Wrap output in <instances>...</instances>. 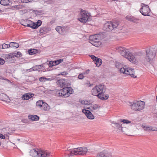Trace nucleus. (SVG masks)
<instances>
[{
    "instance_id": "nucleus-1",
    "label": "nucleus",
    "mask_w": 157,
    "mask_h": 157,
    "mask_svg": "<svg viewBox=\"0 0 157 157\" xmlns=\"http://www.w3.org/2000/svg\"><path fill=\"white\" fill-rule=\"evenodd\" d=\"M117 49L122 56L128 59L130 62H135L136 59L135 56L129 51L128 49L121 47H117Z\"/></svg>"
},
{
    "instance_id": "nucleus-2",
    "label": "nucleus",
    "mask_w": 157,
    "mask_h": 157,
    "mask_svg": "<svg viewBox=\"0 0 157 157\" xmlns=\"http://www.w3.org/2000/svg\"><path fill=\"white\" fill-rule=\"evenodd\" d=\"M87 152V149L86 147H79L74 149H70L67 151L70 153L68 156L74 155H84L86 154Z\"/></svg>"
},
{
    "instance_id": "nucleus-3",
    "label": "nucleus",
    "mask_w": 157,
    "mask_h": 157,
    "mask_svg": "<svg viewBox=\"0 0 157 157\" xmlns=\"http://www.w3.org/2000/svg\"><path fill=\"white\" fill-rule=\"evenodd\" d=\"M106 86L102 84L95 86L91 90L92 95L98 96H100L102 93H104L106 91Z\"/></svg>"
},
{
    "instance_id": "nucleus-4",
    "label": "nucleus",
    "mask_w": 157,
    "mask_h": 157,
    "mask_svg": "<svg viewBox=\"0 0 157 157\" xmlns=\"http://www.w3.org/2000/svg\"><path fill=\"white\" fill-rule=\"evenodd\" d=\"M146 56L144 63H151L155 56L156 51L152 48H147L146 50Z\"/></svg>"
},
{
    "instance_id": "nucleus-5",
    "label": "nucleus",
    "mask_w": 157,
    "mask_h": 157,
    "mask_svg": "<svg viewBox=\"0 0 157 157\" xmlns=\"http://www.w3.org/2000/svg\"><path fill=\"white\" fill-rule=\"evenodd\" d=\"M90 15L87 11L81 9L78 16V20L83 23H86L90 20Z\"/></svg>"
},
{
    "instance_id": "nucleus-6",
    "label": "nucleus",
    "mask_w": 157,
    "mask_h": 157,
    "mask_svg": "<svg viewBox=\"0 0 157 157\" xmlns=\"http://www.w3.org/2000/svg\"><path fill=\"white\" fill-rule=\"evenodd\" d=\"M130 106L131 109L134 111H140L144 109L145 102L144 101H134L132 103H130Z\"/></svg>"
},
{
    "instance_id": "nucleus-7",
    "label": "nucleus",
    "mask_w": 157,
    "mask_h": 157,
    "mask_svg": "<svg viewBox=\"0 0 157 157\" xmlns=\"http://www.w3.org/2000/svg\"><path fill=\"white\" fill-rule=\"evenodd\" d=\"M119 25L118 22L108 21L104 25L103 29L106 31H110L115 29H119Z\"/></svg>"
},
{
    "instance_id": "nucleus-8",
    "label": "nucleus",
    "mask_w": 157,
    "mask_h": 157,
    "mask_svg": "<svg viewBox=\"0 0 157 157\" xmlns=\"http://www.w3.org/2000/svg\"><path fill=\"white\" fill-rule=\"evenodd\" d=\"M142 7L140 11L142 14L144 16H149L148 13L150 11L149 6L144 3L141 4Z\"/></svg>"
},
{
    "instance_id": "nucleus-9",
    "label": "nucleus",
    "mask_w": 157,
    "mask_h": 157,
    "mask_svg": "<svg viewBox=\"0 0 157 157\" xmlns=\"http://www.w3.org/2000/svg\"><path fill=\"white\" fill-rule=\"evenodd\" d=\"M5 60L10 63H12L15 61V59L13 54H7L5 55Z\"/></svg>"
},
{
    "instance_id": "nucleus-10",
    "label": "nucleus",
    "mask_w": 157,
    "mask_h": 157,
    "mask_svg": "<svg viewBox=\"0 0 157 157\" xmlns=\"http://www.w3.org/2000/svg\"><path fill=\"white\" fill-rule=\"evenodd\" d=\"M82 112L85 114L88 118L90 120H92L94 119V117L91 112H90V111L83 109L82 110Z\"/></svg>"
},
{
    "instance_id": "nucleus-11",
    "label": "nucleus",
    "mask_w": 157,
    "mask_h": 157,
    "mask_svg": "<svg viewBox=\"0 0 157 157\" xmlns=\"http://www.w3.org/2000/svg\"><path fill=\"white\" fill-rule=\"evenodd\" d=\"M112 155L110 153L106 151H104L98 153L96 157H111Z\"/></svg>"
},
{
    "instance_id": "nucleus-12",
    "label": "nucleus",
    "mask_w": 157,
    "mask_h": 157,
    "mask_svg": "<svg viewBox=\"0 0 157 157\" xmlns=\"http://www.w3.org/2000/svg\"><path fill=\"white\" fill-rule=\"evenodd\" d=\"M30 155L32 157H39L40 151L38 149L36 150L33 149L30 151Z\"/></svg>"
},
{
    "instance_id": "nucleus-13",
    "label": "nucleus",
    "mask_w": 157,
    "mask_h": 157,
    "mask_svg": "<svg viewBox=\"0 0 157 157\" xmlns=\"http://www.w3.org/2000/svg\"><path fill=\"white\" fill-rule=\"evenodd\" d=\"M126 75H129L132 77L134 78H136V76L135 75L134 70V69L131 68H127V70H126Z\"/></svg>"
},
{
    "instance_id": "nucleus-14",
    "label": "nucleus",
    "mask_w": 157,
    "mask_h": 157,
    "mask_svg": "<svg viewBox=\"0 0 157 157\" xmlns=\"http://www.w3.org/2000/svg\"><path fill=\"white\" fill-rule=\"evenodd\" d=\"M126 18L128 21L135 23H138V21L140 20V19L138 18L128 15L126 16Z\"/></svg>"
},
{
    "instance_id": "nucleus-15",
    "label": "nucleus",
    "mask_w": 157,
    "mask_h": 157,
    "mask_svg": "<svg viewBox=\"0 0 157 157\" xmlns=\"http://www.w3.org/2000/svg\"><path fill=\"white\" fill-rule=\"evenodd\" d=\"M50 30V29L47 27H42L40 28V32L42 34H45Z\"/></svg>"
},
{
    "instance_id": "nucleus-16",
    "label": "nucleus",
    "mask_w": 157,
    "mask_h": 157,
    "mask_svg": "<svg viewBox=\"0 0 157 157\" xmlns=\"http://www.w3.org/2000/svg\"><path fill=\"white\" fill-rule=\"evenodd\" d=\"M34 94L29 93L25 94L22 96V98L24 100H28L33 97Z\"/></svg>"
},
{
    "instance_id": "nucleus-17",
    "label": "nucleus",
    "mask_w": 157,
    "mask_h": 157,
    "mask_svg": "<svg viewBox=\"0 0 157 157\" xmlns=\"http://www.w3.org/2000/svg\"><path fill=\"white\" fill-rule=\"evenodd\" d=\"M41 109L42 110L48 111H49L50 108L49 105L47 103L44 102L41 108Z\"/></svg>"
},
{
    "instance_id": "nucleus-18",
    "label": "nucleus",
    "mask_w": 157,
    "mask_h": 157,
    "mask_svg": "<svg viewBox=\"0 0 157 157\" xmlns=\"http://www.w3.org/2000/svg\"><path fill=\"white\" fill-rule=\"evenodd\" d=\"M56 83L59 86L62 87L64 86L66 84L64 79H63L58 80L56 82Z\"/></svg>"
},
{
    "instance_id": "nucleus-19",
    "label": "nucleus",
    "mask_w": 157,
    "mask_h": 157,
    "mask_svg": "<svg viewBox=\"0 0 157 157\" xmlns=\"http://www.w3.org/2000/svg\"><path fill=\"white\" fill-rule=\"evenodd\" d=\"M8 98V96L5 94L2 93L0 94V99L3 101H6Z\"/></svg>"
},
{
    "instance_id": "nucleus-20",
    "label": "nucleus",
    "mask_w": 157,
    "mask_h": 157,
    "mask_svg": "<svg viewBox=\"0 0 157 157\" xmlns=\"http://www.w3.org/2000/svg\"><path fill=\"white\" fill-rule=\"evenodd\" d=\"M28 118L32 121H37L39 119V117L36 115H29L28 116Z\"/></svg>"
},
{
    "instance_id": "nucleus-21",
    "label": "nucleus",
    "mask_w": 157,
    "mask_h": 157,
    "mask_svg": "<svg viewBox=\"0 0 157 157\" xmlns=\"http://www.w3.org/2000/svg\"><path fill=\"white\" fill-rule=\"evenodd\" d=\"M50 153L47 151H40V157H45L48 156Z\"/></svg>"
},
{
    "instance_id": "nucleus-22",
    "label": "nucleus",
    "mask_w": 157,
    "mask_h": 157,
    "mask_svg": "<svg viewBox=\"0 0 157 157\" xmlns=\"http://www.w3.org/2000/svg\"><path fill=\"white\" fill-rule=\"evenodd\" d=\"M39 50L34 49H29L28 52L30 55H33L38 53Z\"/></svg>"
},
{
    "instance_id": "nucleus-23",
    "label": "nucleus",
    "mask_w": 157,
    "mask_h": 157,
    "mask_svg": "<svg viewBox=\"0 0 157 157\" xmlns=\"http://www.w3.org/2000/svg\"><path fill=\"white\" fill-rule=\"evenodd\" d=\"M99 39H98V37L96 38V39L94 40V41L93 42H90L94 46L98 47L99 46L100 44V42L99 41Z\"/></svg>"
},
{
    "instance_id": "nucleus-24",
    "label": "nucleus",
    "mask_w": 157,
    "mask_h": 157,
    "mask_svg": "<svg viewBox=\"0 0 157 157\" xmlns=\"http://www.w3.org/2000/svg\"><path fill=\"white\" fill-rule=\"evenodd\" d=\"M100 96H98V98L102 100H106L108 99L109 98V95L108 94H105L104 93L101 94Z\"/></svg>"
},
{
    "instance_id": "nucleus-25",
    "label": "nucleus",
    "mask_w": 157,
    "mask_h": 157,
    "mask_svg": "<svg viewBox=\"0 0 157 157\" xmlns=\"http://www.w3.org/2000/svg\"><path fill=\"white\" fill-rule=\"evenodd\" d=\"M113 124V127L115 128H116L119 130H121V131H122V127L121 125L117 123H112Z\"/></svg>"
},
{
    "instance_id": "nucleus-26",
    "label": "nucleus",
    "mask_w": 157,
    "mask_h": 157,
    "mask_svg": "<svg viewBox=\"0 0 157 157\" xmlns=\"http://www.w3.org/2000/svg\"><path fill=\"white\" fill-rule=\"evenodd\" d=\"M27 27H29L32 28L33 29H36L38 28V26L36 25V23L33 22L31 23L30 24L27 25Z\"/></svg>"
},
{
    "instance_id": "nucleus-27",
    "label": "nucleus",
    "mask_w": 157,
    "mask_h": 157,
    "mask_svg": "<svg viewBox=\"0 0 157 157\" xmlns=\"http://www.w3.org/2000/svg\"><path fill=\"white\" fill-rule=\"evenodd\" d=\"M99 35L98 34H96L94 35L90 36H89V39L90 42H93L94 41V40L96 39L97 37H98Z\"/></svg>"
},
{
    "instance_id": "nucleus-28",
    "label": "nucleus",
    "mask_w": 157,
    "mask_h": 157,
    "mask_svg": "<svg viewBox=\"0 0 157 157\" xmlns=\"http://www.w3.org/2000/svg\"><path fill=\"white\" fill-rule=\"evenodd\" d=\"M39 81L41 82H44L47 81H51L52 79L50 78H48L44 77H40L39 79Z\"/></svg>"
},
{
    "instance_id": "nucleus-29",
    "label": "nucleus",
    "mask_w": 157,
    "mask_h": 157,
    "mask_svg": "<svg viewBox=\"0 0 157 157\" xmlns=\"http://www.w3.org/2000/svg\"><path fill=\"white\" fill-rule=\"evenodd\" d=\"M64 90L65 91H67V93H68V94L69 96L70 94L72 93L73 91V90L71 87H65Z\"/></svg>"
},
{
    "instance_id": "nucleus-30",
    "label": "nucleus",
    "mask_w": 157,
    "mask_h": 157,
    "mask_svg": "<svg viewBox=\"0 0 157 157\" xmlns=\"http://www.w3.org/2000/svg\"><path fill=\"white\" fill-rule=\"evenodd\" d=\"M64 88H63L62 89H61L62 92V97L66 98L69 96V95L68 94V93H67V91H65V90H64Z\"/></svg>"
},
{
    "instance_id": "nucleus-31",
    "label": "nucleus",
    "mask_w": 157,
    "mask_h": 157,
    "mask_svg": "<svg viewBox=\"0 0 157 157\" xmlns=\"http://www.w3.org/2000/svg\"><path fill=\"white\" fill-rule=\"evenodd\" d=\"M44 102L42 100H39L36 102V106L37 107H40L41 108Z\"/></svg>"
},
{
    "instance_id": "nucleus-32",
    "label": "nucleus",
    "mask_w": 157,
    "mask_h": 157,
    "mask_svg": "<svg viewBox=\"0 0 157 157\" xmlns=\"http://www.w3.org/2000/svg\"><path fill=\"white\" fill-rule=\"evenodd\" d=\"M13 55L14 57L15 56L18 58L22 56V53L19 52H15L13 53Z\"/></svg>"
},
{
    "instance_id": "nucleus-33",
    "label": "nucleus",
    "mask_w": 157,
    "mask_h": 157,
    "mask_svg": "<svg viewBox=\"0 0 157 157\" xmlns=\"http://www.w3.org/2000/svg\"><path fill=\"white\" fill-rule=\"evenodd\" d=\"M92 107V111L96 109H99L100 107L97 104L93 105H91Z\"/></svg>"
},
{
    "instance_id": "nucleus-34",
    "label": "nucleus",
    "mask_w": 157,
    "mask_h": 157,
    "mask_svg": "<svg viewBox=\"0 0 157 157\" xmlns=\"http://www.w3.org/2000/svg\"><path fill=\"white\" fill-rule=\"evenodd\" d=\"M9 2L8 0H1L0 3L3 6H7Z\"/></svg>"
},
{
    "instance_id": "nucleus-35",
    "label": "nucleus",
    "mask_w": 157,
    "mask_h": 157,
    "mask_svg": "<svg viewBox=\"0 0 157 157\" xmlns=\"http://www.w3.org/2000/svg\"><path fill=\"white\" fill-rule=\"evenodd\" d=\"M54 62V64L55 65H57L60 63H62L63 61V59H59L57 60H56L53 61Z\"/></svg>"
},
{
    "instance_id": "nucleus-36",
    "label": "nucleus",
    "mask_w": 157,
    "mask_h": 157,
    "mask_svg": "<svg viewBox=\"0 0 157 157\" xmlns=\"http://www.w3.org/2000/svg\"><path fill=\"white\" fill-rule=\"evenodd\" d=\"M95 63L97 66H99L101 64V59L98 58L96 60Z\"/></svg>"
},
{
    "instance_id": "nucleus-37",
    "label": "nucleus",
    "mask_w": 157,
    "mask_h": 157,
    "mask_svg": "<svg viewBox=\"0 0 157 157\" xmlns=\"http://www.w3.org/2000/svg\"><path fill=\"white\" fill-rule=\"evenodd\" d=\"M145 131H155V129H153V128L147 126H144L143 127Z\"/></svg>"
},
{
    "instance_id": "nucleus-38",
    "label": "nucleus",
    "mask_w": 157,
    "mask_h": 157,
    "mask_svg": "<svg viewBox=\"0 0 157 157\" xmlns=\"http://www.w3.org/2000/svg\"><path fill=\"white\" fill-rule=\"evenodd\" d=\"M62 30H61V34L63 35H64L67 32V30L66 29V28L64 26L62 27Z\"/></svg>"
},
{
    "instance_id": "nucleus-39",
    "label": "nucleus",
    "mask_w": 157,
    "mask_h": 157,
    "mask_svg": "<svg viewBox=\"0 0 157 157\" xmlns=\"http://www.w3.org/2000/svg\"><path fill=\"white\" fill-rule=\"evenodd\" d=\"M10 45L12 47H14L16 48H17L19 47V45L16 42H10Z\"/></svg>"
},
{
    "instance_id": "nucleus-40",
    "label": "nucleus",
    "mask_w": 157,
    "mask_h": 157,
    "mask_svg": "<svg viewBox=\"0 0 157 157\" xmlns=\"http://www.w3.org/2000/svg\"><path fill=\"white\" fill-rule=\"evenodd\" d=\"M127 70V68H126L122 67L119 71H120V73L126 74Z\"/></svg>"
},
{
    "instance_id": "nucleus-41",
    "label": "nucleus",
    "mask_w": 157,
    "mask_h": 157,
    "mask_svg": "<svg viewBox=\"0 0 157 157\" xmlns=\"http://www.w3.org/2000/svg\"><path fill=\"white\" fill-rule=\"evenodd\" d=\"M115 67L119 70L123 67V65L121 63L118 62L116 63Z\"/></svg>"
},
{
    "instance_id": "nucleus-42",
    "label": "nucleus",
    "mask_w": 157,
    "mask_h": 157,
    "mask_svg": "<svg viewBox=\"0 0 157 157\" xmlns=\"http://www.w3.org/2000/svg\"><path fill=\"white\" fill-rule=\"evenodd\" d=\"M32 23V21L29 20H26L21 25L25 26H27V25L29 24Z\"/></svg>"
},
{
    "instance_id": "nucleus-43",
    "label": "nucleus",
    "mask_w": 157,
    "mask_h": 157,
    "mask_svg": "<svg viewBox=\"0 0 157 157\" xmlns=\"http://www.w3.org/2000/svg\"><path fill=\"white\" fill-rule=\"evenodd\" d=\"M62 91L61 90H57L56 91V95L57 96H60L62 97Z\"/></svg>"
},
{
    "instance_id": "nucleus-44",
    "label": "nucleus",
    "mask_w": 157,
    "mask_h": 157,
    "mask_svg": "<svg viewBox=\"0 0 157 157\" xmlns=\"http://www.w3.org/2000/svg\"><path fill=\"white\" fill-rule=\"evenodd\" d=\"M62 27L61 26H57L56 28V30L57 31L59 34H61V30H62Z\"/></svg>"
},
{
    "instance_id": "nucleus-45",
    "label": "nucleus",
    "mask_w": 157,
    "mask_h": 157,
    "mask_svg": "<svg viewBox=\"0 0 157 157\" xmlns=\"http://www.w3.org/2000/svg\"><path fill=\"white\" fill-rule=\"evenodd\" d=\"M120 121L121 122H123V123H125L126 124L130 123L131 122V121L126 119L120 120Z\"/></svg>"
},
{
    "instance_id": "nucleus-46",
    "label": "nucleus",
    "mask_w": 157,
    "mask_h": 157,
    "mask_svg": "<svg viewBox=\"0 0 157 157\" xmlns=\"http://www.w3.org/2000/svg\"><path fill=\"white\" fill-rule=\"evenodd\" d=\"M2 47V49H5L8 48L7 44L4 43L2 45H0V48H1Z\"/></svg>"
},
{
    "instance_id": "nucleus-47",
    "label": "nucleus",
    "mask_w": 157,
    "mask_h": 157,
    "mask_svg": "<svg viewBox=\"0 0 157 157\" xmlns=\"http://www.w3.org/2000/svg\"><path fill=\"white\" fill-rule=\"evenodd\" d=\"M84 78V75L82 73H81L78 76V78L80 79H82Z\"/></svg>"
},
{
    "instance_id": "nucleus-48",
    "label": "nucleus",
    "mask_w": 157,
    "mask_h": 157,
    "mask_svg": "<svg viewBox=\"0 0 157 157\" xmlns=\"http://www.w3.org/2000/svg\"><path fill=\"white\" fill-rule=\"evenodd\" d=\"M36 25L38 26V28L42 24V21L40 20H38L36 22Z\"/></svg>"
},
{
    "instance_id": "nucleus-49",
    "label": "nucleus",
    "mask_w": 157,
    "mask_h": 157,
    "mask_svg": "<svg viewBox=\"0 0 157 157\" xmlns=\"http://www.w3.org/2000/svg\"><path fill=\"white\" fill-rule=\"evenodd\" d=\"M53 61H50L49 63V66L50 67H52L53 66H55Z\"/></svg>"
},
{
    "instance_id": "nucleus-50",
    "label": "nucleus",
    "mask_w": 157,
    "mask_h": 157,
    "mask_svg": "<svg viewBox=\"0 0 157 157\" xmlns=\"http://www.w3.org/2000/svg\"><path fill=\"white\" fill-rule=\"evenodd\" d=\"M5 136H9L7 134L3 135L2 134L0 133V138L2 139H5L6 138Z\"/></svg>"
},
{
    "instance_id": "nucleus-51",
    "label": "nucleus",
    "mask_w": 157,
    "mask_h": 157,
    "mask_svg": "<svg viewBox=\"0 0 157 157\" xmlns=\"http://www.w3.org/2000/svg\"><path fill=\"white\" fill-rule=\"evenodd\" d=\"M13 7L17 10H19L21 9V6L20 5H15L13 6Z\"/></svg>"
},
{
    "instance_id": "nucleus-52",
    "label": "nucleus",
    "mask_w": 157,
    "mask_h": 157,
    "mask_svg": "<svg viewBox=\"0 0 157 157\" xmlns=\"http://www.w3.org/2000/svg\"><path fill=\"white\" fill-rule=\"evenodd\" d=\"M90 71V70L89 69H88V70L85 71L82 73L84 75H85L88 74L89 73Z\"/></svg>"
},
{
    "instance_id": "nucleus-53",
    "label": "nucleus",
    "mask_w": 157,
    "mask_h": 157,
    "mask_svg": "<svg viewBox=\"0 0 157 157\" xmlns=\"http://www.w3.org/2000/svg\"><path fill=\"white\" fill-rule=\"evenodd\" d=\"M90 56L91 58V59H93L94 61H95L98 58L96 57L95 56L93 55H91Z\"/></svg>"
},
{
    "instance_id": "nucleus-54",
    "label": "nucleus",
    "mask_w": 157,
    "mask_h": 157,
    "mask_svg": "<svg viewBox=\"0 0 157 157\" xmlns=\"http://www.w3.org/2000/svg\"><path fill=\"white\" fill-rule=\"evenodd\" d=\"M5 63V60L0 58V64L3 65Z\"/></svg>"
},
{
    "instance_id": "nucleus-55",
    "label": "nucleus",
    "mask_w": 157,
    "mask_h": 157,
    "mask_svg": "<svg viewBox=\"0 0 157 157\" xmlns=\"http://www.w3.org/2000/svg\"><path fill=\"white\" fill-rule=\"evenodd\" d=\"M142 54V53L140 52H135V55H141Z\"/></svg>"
},
{
    "instance_id": "nucleus-56",
    "label": "nucleus",
    "mask_w": 157,
    "mask_h": 157,
    "mask_svg": "<svg viewBox=\"0 0 157 157\" xmlns=\"http://www.w3.org/2000/svg\"><path fill=\"white\" fill-rule=\"evenodd\" d=\"M21 121L23 122L26 123H27V120L26 119H23L21 120Z\"/></svg>"
},
{
    "instance_id": "nucleus-57",
    "label": "nucleus",
    "mask_w": 157,
    "mask_h": 157,
    "mask_svg": "<svg viewBox=\"0 0 157 157\" xmlns=\"http://www.w3.org/2000/svg\"><path fill=\"white\" fill-rule=\"evenodd\" d=\"M85 101H84V100H81V104H82V105H86V103H85Z\"/></svg>"
},
{
    "instance_id": "nucleus-58",
    "label": "nucleus",
    "mask_w": 157,
    "mask_h": 157,
    "mask_svg": "<svg viewBox=\"0 0 157 157\" xmlns=\"http://www.w3.org/2000/svg\"><path fill=\"white\" fill-rule=\"evenodd\" d=\"M92 107L91 106H90V107H87V108H86V109H89L90 111V112L91 111H92Z\"/></svg>"
},
{
    "instance_id": "nucleus-59",
    "label": "nucleus",
    "mask_w": 157,
    "mask_h": 157,
    "mask_svg": "<svg viewBox=\"0 0 157 157\" xmlns=\"http://www.w3.org/2000/svg\"><path fill=\"white\" fill-rule=\"evenodd\" d=\"M29 2L28 0H23V3H27Z\"/></svg>"
},
{
    "instance_id": "nucleus-60",
    "label": "nucleus",
    "mask_w": 157,
    "mask_h": 157,
    "mask_svg": "<svg viewBox=\"0 0 157 157\" xmlns=\"http://www.w3.org/2000/svg\"><path fill=\"white\" fill-rule=\"evenodd\" d=\"M35 70V69L34 68V67H33L32 68H30L29 70H30V71H32Z\"/></svg>"
},
{
    "instance_id": "nucleus-61",
    "label": "nucleus",
    "mask_w": 157,
    "mask_h": 157,
    "mask_svg": "<svg viewBox=\"0 0 157 157\" xmlns=\"http://www.w3.org/2000/svg\"><path fill=\"white\" fill-rule=\"evenodd\" d=\"M7 45L8 46V48L12 47V46L10 45V43L9 44H7Z\"/></svg>"
},
{
    "instance_id": "nucleus-62",
    "label": "nucleus",
    "mask_w": 157,
    "mask_h": 157,
    "mask_svg": "<svg viewBox=\"0 0 157 157\" xmlns=\"http://www.w3.org/2000/svg\"><path fill=\"white\" fill-rule=\"evenodd\" d=\"M41 66V65H39L38 66H36V70H37L38 69V68H37V67H40Z\"/></svg>"
},
{
    "instance_id": "nucleus-63",
    "label": "nucleus",
    "mask_w": 157,
    "mask_h": 157,
    "mask_svg": "<svg viewBox=\"0 0 157 157\" xmlns=\"http://www.w3.org/2000/svg\"><path fill=\"white\" fill-rule=\"evenodd\" d=\"M18 1L20 2H23V0H18Z\"/></svg>"
},
{
    "instance_id": "nucleus-64",
    "label": "nucleus",
    "mask_w": 157,
    "mask_h": 157,
    "mask_svg": "<svg viewBox=\"0 0 157 157\" xmlns=\"http://www.w3.org/2000/svg\"><path fill=\"white\" fill-rule=\"evenodd\" d=\"M63 75H64V74H65H65H67V72H63Z\"/></svg>"
}]
</instances>
